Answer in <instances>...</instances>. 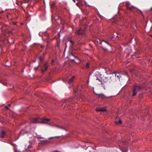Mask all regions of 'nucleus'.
I'll return each mask as SVG.
<instances>
[{
    "label": "nucleus",
    "mask_w": 152,
    "mask_h": 152,
    "mask_svg": "<svg viewBox=\"0 0 152 152\" xmlns=\"http://www.w3.org/2000/svg\"><path fill=\"white\" fill-rule=\"evenodd\" d=\"M78 98L77 96L75 97L74 99L70 98L66 99L63 102V105L64 107H68V109L70 108L71 107H73L74 105V102H76V100H78Z\"/></svg>",
    "instance_id": "1"
},
{
    "label": "nucleus",
    "mask_w": 152,
    "mask_h": 152,
    "mask_svg": "<svg viewBox=\"0 0 152 152\" xmlns=\"http://www.w3.org/2000/svg\"><path fill=\"white\" fill-rule=\"evenodd\" d=\"M141 88L142 87L140 86H138L137 85H134L133 87L132 96L136 95L137 92L140 90Z\"/></svg>",
    "instance_id": "2"
},
{
    "label": "nucleus",
    "mask_w": 152,
    "mask_h": 152,
    "mask_svg": "<svg viewBox=\"0 0 152 152\" xmlns=\"http://www.w3.org/2000/svg\"><path fill=\"white\" fill-rule=\"evenodd\" d=\"M101 45L103 49L105 50H107V46H111V45L109 42L104 40H103L101 41Z\"/></svg>",
    "instance_id": "3"
},
{
    "label": "nucleus",
    "mask_w": 152,
    "mask_h": 152,
    "mask_svg": "<svg viewBox=\"0 0 152 152\" xmlns=\"http://www.w3.org/2000/svg\"><path fill=\"white\" fill-rule=\"evenodd\" d=\"M126 5L127 9H129L131 11H132L135 8L134 6L130 5V4L129 2H127L126 4Z\"/></svg>",
    "instance_id": "4"
},
{
    "label": "nucleus",
    "mask_w": 152,
    "mask_h": 152,
    "mask_svg": "<svg viewBox=\"0 0 152 152\" xmlns=\"http://www.w3.org/2000/svg\"><path fill=\"white\" fill-rule=\"evenodd\" d=\"M41 119L39 118H32L31 120V123H37L39 122V120Z\"/></svg>",
    "instance_id": "5"
},
{
    "label": "nucleus",
    "mask_w": 152,
    "mask_h": 152,
    "mask_svg": "<svg viewBox=\"0 0 152 152\" xmlns=\"http://www.w3.org/2000/svg\"><path fill=\"white\" fill-rule=\"evenodd\" d=\"M42 68L43 69H41V71L42 72L44 73L47 70L48 68V66L47 63L43 65Z\"/></svg>",
    "instance_id": "6"
},
{
    "label": "nucleus",
    "mask_w": 152,
    "mask_h": 152,
    "mask_svg": "<svg viewBox=\"0 0 152 152\" xmlns=\"http://www.w3.org/2000/svg\"><path fill=\"white\" fill-rule=\"evenodd\" d=\"M40 141L41 142L39 143V144L42 145H46L50 142L48 140H41Z\"/></svg>",
    "instance_id": "7"
},
{
    "label": "nucleus",
    "mask_w": 152,
    "mask_h": 152,
    "mask_svg": "<svg viewBox=\"0 0 152 152\" xmlns=\"http://www.w3.org/2000/svg\"><path fill=\"white\" fill-rule=\"evenodd\" d=\"M76 1H75V0L73 1H74V3H76ZM77 1V3H76V4L78 7H80V5H83V1H80L79 2H78V1Z\"/></svg>",
    "instance_id": "8"
},
{
    "label": "nucleus",
    "mask_w": 152,
    "mask_h": 152,
    "mask_svg": "<svg viewBox=\"0 0 152 152\" xmlns=\"http://www.w3.org/2000/svg\"><path fill=\"white\" fill-rule=\"evenodd\" d=\"M41 120L42 121L40 122V123H45L47 122H48L50 121V119L49 118H42Z\"/></svg>",
    "instance_id": "9"
},
{
    "label": "nucleus",
    "mask_w": 152,
    "mask_h": 152,
    "mask_svg": "<svg viewBox=\"0 0 152 152\" xmlns=\"http://www.w3.org/2000/svg\"><path fill=\"white\" fill-rule=\"evenodd\" d=\"M113 73L114 74L115 77H117L119 79H120V77H121V72H113Z\"/></svg>",
    "instance_id": "10"
},
{
    "label": "nucleus",
    "mask_w": 152,
    "mask_h": 152,
    "mask_svg": "<svg viewBox=\"0 0 152 152\" xmlns=\"http://www.w3.org/2000/svg\"><path fill=\"white\" fill-rule=\"evenodd\" d=\"M75 78V77L74 76H72L71 78H69L67 82L68 83H71L73 81L74 79Z\"/></svg>",
    "instance_id": "11"
},
{
    "label": "nucleus",
    "mask_w": 152,
    "mask_h": 152,
    "mask_svg": "<svg viewBox=\"0 0 152 152\" xmlns=\"http://www.w3.org/2000/svg\"><path fill=\"white\" fill-rule=\"evenodd\" d=\"M5 133L3 130H0V138H3L5 135Z\"/></svg>",
    "instance_id": "12"
},
{
    "label": "nucleus",
    "mask_w": 152,
    "mask_h": 152,
    "mask_svg": "<svg viewBox=\"0 0 152 152\" xmlns=\"http://www.w3.org/2000/svg\"><path fill=\"white\" fill-rule=\"evenodd\" d=\"M101 40L99 39L95 40L94 41V43L96 45H97L99 43H100L101 44Z\"/></svg>",
    "instance_id": "13"
},
{
    "label": "nucleus",
    "mask_w": 152,
    "mask_h": 152,
    "mask_svg": "<svg viewBox=\"0 0 152 152\" xmlns=\"http://www.w3.org/2000/svg\"><path fill=\"white\" fill-rule=\"evenodd\" d=\"M75 33L77 35H80L83 34V32H82L81 30L80 29L76 31L75 32Z\"/></svg>",
    "instance_id": "14"
},
{
    "label": "nucleus",
    "mask_w": 152,
    "mask_h": 152,
    "mask_svg": "<svg viewBox=\"0 0 152 152\" xmlns=\"http://www.w3.org/2000/svg\"><path fill=\"white\" fill-rule=\"evenodd\" d=\"M27 132L26 130H22L20 132V135H23L26 133Z\"/></svg>",
    "instance_id": "15"
},
{
    "label": "nucleus",
    "mask_w": 152,
    "mask_h": 152,
    "mask_svg": "<svg viewBox=\"0 0 152 152\" xmlns=\"http://www.w3.org/2000/svg\"><path fill=\"white\" fill-rule=\"evenodd\" d=\"M51 8L52 9H54L56 8V6L54 3H52L51 5Z\"/></svg>",
    "instance_id": "16"
},
{
    "label": "nucleus",
    "mask_w": 152,
    "mask_h": 152,
    "mask_svg": "<svg viewBox=\"0 0 152 152\" xmlns=\"http://www.w3.org/2000/svg\"><path fill=\"white\" fill-rule=\"evenodd\" d=\"M16 3L18 5H21L22 4V2H19V1H16Z\"/></svg>",
    "instance_id": "17"
},
{
    "label": "nucleus",
    "mask_w": 152,
    "mask_h": 152,
    "mask_svg": "<svg viewBox=\"0 0 152 152\" xmlns=\"http://www.w3.org/2000/svg\"><path fill=\"white\" fill-rule=\"evenodd\" d=\"M86 68L88 69L89 68V64L88 63H87L86 66Z\"/></svg>",
    "instance_id": "18"
},
{
    "label": "nucleus",
    "mask_w": 152,
    "mask_h": 152,
    "mask_svg": "<svg viewBox=\"0 0 152 152\" xmlns=\"http://www.w3.org/2000/svg\"><path fill=\"white\" fill-rule=\"evenodd\" d=\"M75 53L73 52V51H72V56H74L75 58H77V56H75V54H74V53Z\"/></svg>",
    "instance_id": "19"
},
{
    "label": "nucleus",
    "mask_w": 152,
    "mask_h": 152,
    "mask_svg": "<svg viewBox=\"0 0 152 152\" xmlns=\"http://www.w3.org/2000/svg\"><path fill=\"white\" fill-rule=\"evenodd\" d=\"M121 121L120 120V119H119V121H115V123L116 124H121Z\"/></svg>",
    "instance_id": "20"
},
{
    "label": "nucleus",
    "mask_w": 152,
    "mask_h": 152,
    "mask_svg": "<svg viewBox=\"0 0 152 152\" xmlns=\"http://www.w3.org/2000/svg\"><path fill=\"white\" fill-rule=\"evenodd\" d=\"M59 42H57L55 45L56 48H58L59 46Z\"/></svg>",
    "instance_id": "21"
},
{
    "label": "nucleus",
    "mask_w": 152,
    "mask_h": 152,
    "mask_svg": "<svg viewBox=\"0 0 152 152\" xmlns=\"http://www.w3.org/2000/svg\"><path fill=\"white\" fill-rule=\"evenodd\" d=\"M101 111H105L106 110L105 108H101Z\"/></svg>",
    "instance_id": "22"
},
{
    "label": "nucleus",
    "mask_w": 152,
    "mask_h": 152,
    "mask_svg": "<svg viewBox=\"0 0 152 152\" xmlns=\"http://www.w3.org/2000/svg\"><path fill=\"white\" fill-rule=\"evenodd\" d=\"M56 127H57L58 128H60V129H64L62 127H60V126H57V125H56Z\"/></svg>",
    "instance_id": "23"
},
{
    "label": "nucleus",
    "mask_w": 152,
    "mask_h": 152,
    "mask_svg": "<svg viewBox=\"0 0 152 152\" xmlns=\"http://www.w3.org/2000/svg\"><path fill=\"white\" fill-rule=\"evenodd\" d=\"M59 137H58V136H56V137H50V139H52L53 138H58Z\"/></svg>",
    "instance_id": "24"
},
{
    "label": "nucleus",
    "mask_w": 152,
    "mask_h": 152,
    "mask_svg": "<svg viewBox=\"0 0 152 152\" xmlns=\"http://www.w3.org/2000/svg\"><path fill=\"white\" fill-rule=\"evenodd\" d=\"M39 60L41 62H42V57H39Z\"/></svg>",
    "instance_id": "25"
},
{
    "label": "nucleus",
    "mask_w": 152,
    "mask_h": 152,
    "mask_svg": "<svg viewBox=\"0 0 152 152\" xmlns=\"http://www.w3.org/2000/svg\"><path fill=\"white\" fill-rule=\"evenodd\" d=\"M7 31V33H8V34H9V33H11V34H12V31Z\"/></svg>",
    "instance_id": "26"
},
{
    "label": "nucleus",
    "mask_w": 152,
    "mask_h": 152,
    "mask_svg": "<svg viewBox=\"0 0 152 152\" xmlns=\"http://www.w3.org/2000/svg\"><path fill=\"white\" fill-rule=\"evenodd\" d=\"M37 138L38 139L43 138V137H38Z\"/></svg>",
    "instance_id": "27"
},
{
    "label": "nucleus",
    "mask_w": 152,
    "mask_h": 152,
    "mask_svg": "<svg viewBox=\"0 0 152 152\" xmlns=\"http://www.w3.org/2000/svg\"><path fill=\"white\" fill-rule=\"evenodd\" d=\"M101 109H98L96 110V111H101Z\"/></svg>",
    "instance_id": "28"
},
{
    "label": "nucleus",
    "mask_w": 152,
    "mask_h": 152,
    "mask_svg": "<svg viewBox=\"0 0 152 152\" xmlns=\"http://www.w3.org/2000/svg\"><path fill=\"white\" fill-rule=\"evenodd\" d=\"M70 42L71 43H72V44H73V43H74V42L72 40H70Z\"/></svg>",
    "instance_id": "29"
},
{
    "label": "nucleus",
    "mask_w": 152,
    "mask_h": 152,
    "mask_svg": "<svg viewBox=\"0 0 152 152\" xmlns=\"http://www.w3.org/2000/svg\"><path fill=\"white\" fill-rule=\"evenodd\" d=\"M38 67H36L35 68V69L37 70L38 69Z\"/></svg>",
    "instance_id": "30"
},
{
    "label": "nucleus",
    "mask_w": 152,
    "mask_h": 152,
    "mask_svg": "<svg viewBox=\"0 0 152 152\" xmlns=\"http://www.w3.org/2000/svg\"><path fill=\"white\" fill-rule=\"evenodd\" d=\"M122 151L123 152H126V150H122Z\"/></svg>",
    "instance_id": "31"
},
{
    "label": "nucleus",
    "mask_w": 152,
    "mask_h": 152,
    "mask_svg": "<svg viewBox=\"0 0 152 152\" xmlns=\"http://www.w3.org/2000/svg\"><path fill=\"white\" fill-rule=\"evenodd\" d=\"M5 107L6 108H7V109H8V108L7 106H5Z\"/></svg>",
    "instance_id": "32"
},
{
    "label": "nucleus",
    "mask_w": 152,
    "mask_h": 152,
    "mask_svg": "<svg viewBox=\"0 0 152 152\" xmlns=\"http://www.w3.org/2000/svg\"><path fill=\"white\" fill-rule=\"evenodd\" d=\"M86 18H83L84 20L85 19L86 20Z\"/></svg>",
    "instance_id": "33"
},
{
    "label": "nucleus",
    "mask_w": 152,
    "mask_h": 152,
    "mask_svg": "<svg viewBox=\"0 0 152 152\" xmlns=\"http://www.w3.org/2000/svg\"><path fill=\"white\" fill-rule=\"evenodd\" d=\"M54 62V61L53 60H52V64Z\"/></svg>",
    "instance_id": "34"
},
{
    "label": "nucleus",
    "mask_w": 152,
    "mask_h": 152,
    "mask_svg": "<svg viewBox=\"0 0 152 152\" xmlns=\"http://www.w3.org/2000/svg\"><path fill=\"white\" fill-rule=\"evenodd\" d=\"M150 10L152 11V7L150 9Z\"/></svg>",
    "instance_id": "35"
},
{
    "label": "nucleus",
    "mask_w": 152,
    "mask_h": 152,
    "mask_svg": "<svg viewBox=\"0 0 152 152\" xmlns=\"http://www.w3.org/2000/svg\"><path fill=\"white\" fill-rule=\"evenodd\" d=\"M78 89H77V90H76V91H75V92H77L78 91Z\"/></svg>",
    "instance_id": "36"
},
{
    "label": "nucleus",
    "mask_w": 152,
    "mask_h": 152,
    "mask_svg": "<svg viewBox=\"0 0 152 152\" xmlns=\"http://www.w3.org/2000/svg\"><path fill=\"white\" fill-rule=\"evenodd\" d=\"M2 83L4 85H5V84H4L3 82Z\"/></svg>",
    "instance_id": "37"
},
{
    "label": "nucleus",
    "mask_w": 152,
    "mask_h": 152,
    "mask_svg": "<svg viewBox=\"0 0 152 152\" xmlns=\"http://www.w3.org/2000/svg\"><path fill=\"white\" fill-rule=\"evenodd\" d=\"M58 35H59V37L60 36V33H59L58 34Z\"/></svg>",
    "instance_id": "38"
},
{
    "label": "nucleus",
    "mask_w": 152,
    "mask_h": 152,
    "mask_svg": "<svg viewBox=\"0 0 152 152\" xmlns=\"http://www.w3.org/2000/svg\"><path fill=\"white\" fill-rule=\"evenodd\" d=\"M43 2H44V3H45V0L43 1Z\"/></svg>",
    "instance_id": "39"
},
{
    "label": "nucleus",
    "mask_w": 152,
    "mask_h": 152,
    "mask_svg": "<svg viewBox=\"0 0 152 152\" xmlns=\"http://www.w3.org/2000/svg\"><path fill=\"white\" fill-rule=\"evenodd\" d=\"M8 105H9V106H10V104H9Z\"/></svg>",
    "instance_id": "40"
},
{
    "label": "nucleus",
    "mask_w": 152,
    "mask_h": 152,
    "mask_svg": "<svg viewBox=\"0 0 152 152\" xmlns=\"http://www.w3.org/2000/svg\"><path fill=\"white\" fill-rule=\"evenodd\" d=\"M5 35L7 36V35L6 34H5Z\"/></svg>",
    "instance_id": "41"
},
{
    "label": "nucleus",
    "mask_w": 152,
    "mask_h": 152,
    "mask_svg": "<svg viewBox=\"0 0 152 152\" xmlns=\"http://www.w3.org/2000/svg\"><path fill=\"white\" fill-rule=\"evenodd\" d=\"M116 37H118V35H117V36H116Z\"/></svg>",
    "instance_id": "42"
},
{
    "label": "nucleus",
    "mask_w": 152,
    "mask_h": 152,
    "mask_svg": "<svg viewBox=\"0 0 152 152\" xmlns=\"http://www.w3.org/2000/svg\"><path fill=\"white\" fill-rule=\"evenodd\" d=\"M106 72L107 73V71H106Z\"/></svg>",
    "instance_id": "43"
}]
</instances>
